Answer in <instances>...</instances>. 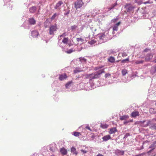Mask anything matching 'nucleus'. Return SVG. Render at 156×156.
Listing matches in <instances>:
<instances>
[{
  "instance_id": "obj_1",
  "label": "nucleus",
  "mask_w": 156,
  "mask_h": 156,
  "mask_svg": "<svg viewBox=\"0 0 156 156\" xmlns=\"http://www.w3.org/2000/svg\"><path fill=\"white\" fill-rule=\"evenodd\" d=\"M104 73H105V69H103L99 70L94 73L86 75V78L90 79V80L92 79H97L100 77V75Z\"/></svg>"
},
{
  "instance_id": "obj_2",
  "label": "nucleus",
  "mask_w": 156,
  "mask_h": 156,
  "mask_svg": "<svg viewBox=\"0 0 156 156\" xmlns=\"http://www.w3.org/2000/svg\"><path fill=\"white\" fill-rule=\"evenodd\" d=\"M58 29L56 24L50 26L49 29V34L50 35H54V33L56 32Z\"/></svg>"
},
{
  "instance_id": "obj_3",
  "label": "nucleus",
  "mask_w": 156,
  "mask_h": 156,
  "mask_svg": "<svg viewBox=\"0 0 156 156\" xmlns=\"http://www.w3.org/2000/svg\"><path fill=\"white\" fill-rule=\"evenodd\" d=\"M84 4L82 0H78L75 2V8L76 9L81 8Z\"/></svg>"
},
{
  "instance_id": "obj_4",
  "label": "nucleus",
  "mask_w": 156,
  "mask_h": 156,
  "mask_svg": "<svg viewBox=\"0 0 156 156\" xmlns=\"http://www.w3.org/2000/svg\"><path fill=\"white\" fill-rule=\"evenodd\" d=\"M125 8L126 9V11L127 12H130L133 10L134 7L133 6H132L127 4L125 5Z\"/></svg>"
},
{
  "instance_id": "obj_5",
  "label": "nucleus",
  "mask_w": 156,
  "mask_h": 156,
  "mask_svg": "<svg viewBox=\"0 0 156 156\" xmlns=\"http://www.w3.org/2000/svg\"><path fill=\"white\" fill-rule=\"evenodd\" d=\"M63 4V2L62 1H59L58 3H57L56 4V5H55V7H54V8L58 10H60L61 9L60 6L61 5H62Z\"/></svg>"
},
{
  "instance_id": "obj_6",
  "label": "nucleus",
  "mask_w": 156,
  "mask_h": 156,
  "mask_svg": "<svg viewBox=\"0 0 156 156\" xmlns=\"http://www.w3.org/2000/svg\"><path fill=\"white\" fill-rule=\"evenodd\" d=\"M153 55L151 53L148 54L145 57V59L146 62L150 61L153 58Z\"/></svg>"
},
{
  "instance_id": "obj_7",
  "label": "nucleus",
  "mask_w": 156,
  "mask_h": 156,
  "mask_svg": "<svg viewBox=\"0 0 156 156\" xmlns=\"http://www.w3.org/2000/svg\"><path fill=\"white\" fill-rule=\"evenodd\" d=\"M31 35L33 37L36 38L39 36V34L37 31L34 30L31 32Z\"/></svg>"
},
{
  "instance_id": "obj_8",
  "label": "nucleus",
  "mask_w": 156,
  "mask_h": 156,
  "mask_svg": "<svg viewBox=\"0 0 156 156\" xmlns=\"http://www.w3.org/2000/svg\"><path fill=\"white\" fill-rule=\"evenodd\" d=\"M67 78V76L66 74L64 73L60 75L58 79H59V80L62 81L66 79Z\"/></svg>"
},
{
  "instance_id": "obj_9",
  "label": "nucleus",
  "mask_w": 156,
  "mask_h": 156,
  "mask_svg": "<svg viewBox=\"0 0 156 156\" xmlns=\"http://www.w3.org/2000/svg\"><path fill=\"white\" fill-rule=\"evenodd\" d=\"M139 115V112L137 111H134V112H132L131 114V116L133 118H135L136 117Z\"/></svg>"
},
{
  "instance_id": "obj_10",
  "label": "nucleus",
  "mask_w": 156,
  "mask_h": 156,
  "mask_svg": "<svg viewBox=\"0 0 156 156\" xmlns=\"http://www.w3.org/2000/svg\"><path fill=\"white\" fill-rule=\"evenodd\" d=\"M117 131V130L116 129V128L113 127L109 129V131H108V133L110 134H114Z\"/></svg>"
},
{
  "instance_id": "obj_11",
  "label": "nucleus",
  "mask_w": 156,
  "mask_h": 156,
  "mask_svg": "<svg viewBox=\"0 0 156 156\" xmlns=\"http://www.w3.org/2000/svg\"><path fill=\"white\" fill-rule=\"evenodd\" d=\"M29 22L30 25H34L36 23V21L34 18H31L29 19Z\"/></svg>"
},
{
  "instance_id": "obj_12",
  "label": "nucleus",
  "mask_w": 156,
  "mask_h": 156,
  "mask_svg": "<svg viewBox=\"0 0 156 156\" xmlns=\"http://www.w3.org/2000/svg\"><path fill=\"white\" fill-rule=\"evenodd\" d=\"M111 138V137L109 135H107L102 137V139L103 141H107L108 140L110 139Z\"/></svg>"
},
{
  "instance_id": "obj_13",
  "label": "nucleus",
  "mask_w": 156,
  "mask_h": 156,
  "mask_svg": "<svg viewBox=\"0 0 156 156\" xmlns=\"http://www.w3.org/2000/svg\"><path fill=\"white\" fill-rule=\"evenodd\" d=\"M60 152L63 155H66L67 154V152L66 149L65 148H62L60 150Z\"/></svg>"
},
{
  "instance_id": "obj_14",
  "label": "nucleus",
  "mask_w": 156,
  "mask_h": 156,
  "mask_svg": "<svg viewBox=\"0 0 156 156\" xmlns=\"http://www.w3.org/2000/svg\"><path fill=\"white\" fill-rule=\"evenodd\" d=\"M129 118V116L128 115H123L121 116L119 118V119L121 120H126Z\"/></svg>"
},
{
  "instance_id": "obj_15",
  "label": "nucleus",
  "mask_w": 156,
  "mask_h": 156,
  "mask_svg": "<svg viewBox=\"0 0 156 156\" xmlns=\"http://www.w3.org/2000/svg\"><path fill=\"white\" fill-rule=\"evenodd\" d=\"M36 8L35 6H32L30 8L29 11L31 13H34L36 11Z\"/></svg>"
},
{
  "instance_id": "obj_16",
  "label": "nucleus",
  "mask_w": 156,
  "mask_h": 156,
  "mask_svg": "<svg viewBox=\"0 0 156 156\" xmlns=\"http://www.w3.org/2000/svg\"><path fill=\"white\" fill-rule=\"evenodd\" d=\"M108 60L110 62L113 63L115 62V58L113 57H110L108 58Z\"/></svg>"
},
{
  "instance_id": "obj_17",
  "label": "nucleus",
  "mask_w": 156,
  "mask_h": 156,
  "mask_svg": "<svg viewBox=\"0 0 156 156\" xmlns=\"http://www.w3.org/2000/svg\"><path fill=\"white\" fill-rule=\"evenodd\" d=\"M73 135H74V136L78 137L81 136V134L80 132H75L73 133Z\"/></svg>"
},
{
  "instance_id": "obj_18",
  "label": "nucleus",
  "mask_w": 156,
  "mask_h": 156,
  "mask_svg": "<svg viewBox=\"0 0 156 156\" xmlns=\"http://www.w3.org/2000/svg\"><path fill=\"white\" fill-rule=\"evenodd\" d=\"M68 41V37H64L63 39L62 40V42L64 44H66Z\"/></svg>"
},
{
  "instance_id": "obj_19",
  "label": "nucleus",
  "mask_w": 156,
  "mask_h": 156,
  "mask_svg": "<svg viewBox=\"0 0 156 156\" xmlns=\"http://www.w3.org/2000/svg\"><path fill=\"white\" fill-rule=\"evenodd\" d=\"M71 152L73 153V154H77V152L76 151V149L75 148L73 147L71 149Z\"/></svg>"
},
{
  "instance_id": "obj_20",
  "label": "nucleus",
  "mask_w": 156,
  "mask_h": 156,
  "mask_svg": "<svg viewBox=\"0 0 156 156\" xmlns=\"http://www.w3.org/2000/svg\"><path fill=\"white\" fill-rule=\"evenodd\" d=\"M151 72L153 73L156 72V66H154L151 67Z\"/></svg>"
},
{
  "instance_id": "obj_21",
  "label": "nucleus",
  "mask_w": 156,
  "mask_h": 156,
  "mask_svg": "<svg viewBox=\"0 0 156 156\" xmlns=\"http://www.w3.org/2000/svg\"><path fill=\"white\" fill-rule=\"evenodd\" d=\"M98 36L100 39H103L105 37V34L104 33L100 34H98Z\"/></svg>"
},
{
  "instance_id": "obj_22",
  "label": "nucleus",
  "mask_w": 156,
  "mask_h": 156,
  "mask_svg": "<svg viewBox=\"0 0 156 156\" xmlns=\"http://www.w3.org/2000/svg\"><path fill=\"white\" fill-rule=\"evenodd\" d=\"M77 26L76 25L71 26V31H74L77 28Z\"/></svg>"
},
{
  "instance_id": "obj_23",
  "label": "nucleus",
  "mask_w": 156,
  "mask_h": 156,
  "mask_svg": "<svg viewBox=\"0 0 156 156\" xmlns=\"http://www.w3.org/2000/svg\"><path fill=\"white\" fill-rule=\"evenodd\" d=\"M100 126L103 129H106L108 127V124H101Z\"/></svg>"
},
{
  "instance_id": "obj_24",
  "label": "nucleus",
  "mask_w": 156,
  "mask_h": 156,
  "mask_svg": "<svg viewBox=\"0 0 156 156\" xmlns=\"http://www.w3.org/2000/svg\"><path fill=\"white\" fill-rule=\"evenodd\" d=\"M144 62V61L143 60H137L135 61V64H142Z\"/></svg>"
},
{
  "instance_id": "obj_25",
  "label": "nucleus",
  "mask_w": 156,
  "mask_h": 156,
  "mask_svg": "<svg viewBox=\"0 0 156 156\" xmlns=\"http://www.w3.org/2000/svg\"><path fill=\"white\" fill-rule=\"evenodd\" d=\"M150 112L151 114H154L156 113V111L154 110V109L152 108L150 109Z\"/></svg>"
},
{
  "instance_id": "obj_26",
  "label": "nucleus",
  "mask_w": 156,
  "mask_h": 156,
  "mask_svg": "<svg viewBox=\"0 0 156 156\" xmlns=\"http://www.w3.org/2000/svg\"><path fill=\"white\" fill-rule=\"evenodd\" d=\"M81 71V70L79 68H76L75 70H74V73H79Z\"/></svg>"
},
{
  "instance_id": "obj_27",
  "label": "nucleus",
  "mask_w": 156,
  "mask_h": 156,
  "mask_svg": "<svg viewBox=\"0 0 156 156\" xmlns=\"http://www.w3.org/2000/svg\"><path fill=\"white\" fill-rule=\"evenodd\" d=\"M129 57H128V58L125 59H124L121 61V62H122V63H125V62H129Z\"/></svg>"
},
{
  "instance_id": "obj_28",
  "label": "nucleus",
  "mask_w": 156,
  "mask_h": 156,
  "mask_svg": "<svg viewBox=\"0 0 156 156\" xmlns=\"http://www.w3.org/2000/svg\"><path fill=\"white\" fill-rule=\"evenodd\" d=\"M151 121L149 120H148L147 121L146 124V125H145L144 126H147L150 125L151 124Z\"/></svg>"
},
{
  "instance_id": "obj_29",
  "label": "nucleus",
  "mask_w": 156,
  "mask_h": 156,
  "mask_svg": "<svg viewBox=\"0 0 156 156\" xmlns=\"http://www.w3.org/2000/svg\"><path fill=\"white\" fill-rule=\"evenodd\" d=\"M122 75H125L127 73V70L126 69H124L122 71Z\"/></svg>"
},
{
  "instance_id": "obj_30",
  "label": "nucleus",
  "mask_w": 156,
  "mask_h": 156,
  "mask_svg": "<svg viewBox=\"0 0 156 156\" xmlns=\"http://www.w3.org/2000/svg\"><path fill=\"white\" fill-rule=\"evenodd\" d=\"M103 67V66H99L97 67H95L94 68V70L96 71L100 69H101Z\"/></svg>"
},
{
  "instance_id": "obj_31",
  "label": "nucleus",
  "mask_w": 156,
  "mask_h": 156,
  "mask_svg": "<svg viewBox=\"0 0 156 156\" xmlns=\"http://www.w3.org/2000/svg\"><path fill=\"white\" fill-rule=\"evenodd\" d=\"M73 49H69L68 50H67V51H66V53L68 54H70L72 52H73Z\"/></svg>"
},
{
  "instance_id": "obj_32",
  "label": "nucleus",
  "mask_w": 156,
  "mask_h": 156,
  "mask_svg": "<svg viewBox=\"0 0 156 156\" xmlns=\"http://www.w3.org/2000/svg\"><path fill=\"white\" fill-rule=\"evenodd\" d=\"M58 14H57L56 13H55V14H53V16H51V19L52 20H53L54 19H55V17H56L57 16H58Z\"/></svg>"
},
{
  "instance_id": "obj_33",
  "label": "nucleus",
  "mask_w": 156,
  "mask_h": 156,
  "mask_svg": "<svg viewBox=\"0 0 156 156\" xmlns=\"http://www.w3.org/2000/svg\"><path fill=\"white\" fill-rule=\"evenodd\" d=\"M76 40H77V41L78 42H79L80 41L82 42L83 41V39L81 37L77 38L76 39Z\"/></svg>"
},
{
  "instance_id": "obj_34",
  "label": "nucleus",
  "mask_w": 156,
  "mask_h": 156,
  "mask_svg": "<svg viewBox=\"0 0 156 156\" xmlns=\"http://www.w3.org/2000/svg\"><path fill=\"white\" fill-rule=\"evenodd\" d=\"M116 5V3H115V4H113V5H112V6H111V7H110L109 8V10H111L112 9H113L114 8V7Z\"/></svg>"
},
{
  "instance_id": "obj_35",
  "label": "nucleus",
  "mask_w": 156,
  "mask_h": 156,
  "mask_svg": "<svg viewBox=\"0 0 156 156\" xmlns=\"http://www.w3.org/2000/svg\"><path fill=\"white\" fill-rule=\"evenodd\" d=\"M72 83V82L71 81L67 83L66 84V85H65L66 86V88H67Z\"/></svg>"
},
{
  "instance_id": "obj_36",
  "label": "nucleus",
  "mask_w": 156,
  "mask_h": 156,
  "mask_svg": "<svg viewBox=\"0 0 156 156\" xmlns=\"http://www.w3.org/2000/svg\"><path fill=\"white\" fill-rule=\"evenodd\" d=\"M118 27L116 26H114L113 27V30L114 31H117L118 30Z\"/></svg>"
},
{
  "instance_id": "obj_37",
  "label": "nucleus",
  "mask_w": 156,
  "mask_h": 156,
  "mask_svg": "<svg viewBox=\"0 0 156 156\" xmlns=\"http://www.w3.org/2000/svg\"><path fill=\"white\" fill-rule=\"evenodd\" d=\"M80 61L81 62H82L83 61L84 62H86V60L84 58H80Z\"/></svg>"
},
{
  "instance_id": "obj_38",
  "label": "nucleus",
  "mask_w": 156,
  "mask_h": 156,
  "mask_svg": "<svg viewBox=\"0 0 156 156\" xmlns=\"http://www.w3.org/2000/svg\"><path fill=\"white\" fill-rule=\"evenodd\" d=\"M127 55V54H126V53L124 52L123 53H122V56L123 57H125Z\"/></svg>"
},
{
  "instance_id": "obj_39",
  "label": "nucleus",
  "mask_w": 156,
  "mask_h": 156,
  "mask_svg": "<svg viewBox=\"0 0 156 156\" xmlns=\"http://www.w3.org/2000/svg\"><path fill=\"white\" fill-rule=\"evenodd\" d=\"M86 129H88V130H89L90 131H92V130L91 129L90 127H89L88 126H86Z\"/></svg>"
},
{
  "instance_id": "obj_40",
  "label": "nucleus",
  "mask_w": 156,
  "mask_h": 156,
  "mask_svg": "<svg viewBox=\"0 0 156 156\" xmlns=\"http://www.w3.org/2000/svg\"><path fill=\"white\" fill-rule=\"evenodd\" d=\"M81 152H82L83 153L85 154L87 153V151L83 150H81Z\"/></svg>"
},
{
  "instance_id": "obj_41",
  "label": "nucleus",
  "mask_w": 156,
  "mask_h": 156,
  "mask_svg": "<svg viewBox=\"0 0 156 156\" xmlns=\"http://www.w3.org/2000/svg\"><path fill=\"white\" fill-rule=\"evenodd\" d=\"M129 121H124V125H126V124L127 123H129Z\"/></svg>"
},
{
  "instance_id": "obj_42",
  "label": "nucleus",
  "mask_w": 156,
  "mask_h": 156,
  "mask_svg": "<svg viewBox=\"0 0 156 156\" xmlns=\"http://www.w3.org/2000/svg\"><path fill=\"white\" fill-rule=\"evenodd\" d=\"M120 24V22H119L118 23H116L115 25V26H117L118 27L119 26V25Z\"/></svg>"
},
{
  "instance_id": "obj_43",
  "label": "nucleus",
  "mask_w": 156,
  "mask_h": 156,
  "mask_svg": "<svg viewBox=\"0 0 156 156\" xmlns=\"http://www.w3.org/2000/svg\"><path fill=\"white\" fill-rule=\"evenodd\" d=\"M152 3V2H151V3ZM143 3H144V4H147L151 3L149 2V1H147L146 2H143Z\"/></svg>"
},
{
  "instance_id": "obj_44",
  "label": "nucleus",
  "mask_w": 156,
  "mask_h": 156,
  "mask_svg": "<svg viewBox=\"0 0 156 156\" xmlns=\"http://www.w3.org/2000/svg\"><path fill=\"white\" fill-rule=\"evenodd\" d=\"M108 76H110V74H106L105 75V78L107 77Z\"/></svg>"
},
{
  "instance_id": "obj_45",
  "label": "nucleus",
  "mask_w": 156,
  "mask_h": 156,
  "mask_svg": "<svg viewBox=\"0 0 156 156\" xmlns=\"http://www.w3.org/2000/svg\"><path fill=\"white\" fill-rule=\"evenodd\" d=\"M62 35L63 36L65 37L66 36V35H67L66 33V32L63 33L62 34Z\"/></svg>"
},
{
  "instance_id": "obj_46",
  "label": "nucleus",
  "mask_w": 156,
  "mask_h": 156,
  "mask_svg": "<svg viewBox=\"0 0 156 156\" xmlns=\"http://www.w3.org/2000/svg\"><path fill=\"white\" fill-rule=\"evenodd\" d=\"M143 154H144L143 153H142L141 154H139L137 155H136L135 156H141L142 155H143Z\"/></svg>"
},
{
  "instance_id": "obj_47",
  "label": "nucleus",
  "mask_w": 156,
  "mask_h": 156,
  "mask_svg": "<svg viewBox=\"0 0 156 156\" xmlns=\"http://www.w3.org/2000/svg\"><path fill=\"white\" fill-rule=\"evenodd\" d=\"M129 136V133H126L125 135V137H127V136Z\"/></svg>"
},
{
  "instance_id": "obj_48",
  "label": "nucleus",
  "mask_w": 156,
  "mask_h": 156,
  "mask_svg": "<svg viewBox=\"0 0 156 156\" xmlns=\"http://www.w3.org/2000/svg\"><path fill=\"white\" fill-rule=\"evenodd\" d=\"M97 156H104L101 154H97Z\"/></svg>"
},
{
  "instance_id": "obj_49",
  "label": "nucleus",
  "mask_w": 156,
  "mask_h": 156,
  "mask_svg": "<svg viewBox=\"0 0 156 156\" xmlns=\"http://www.w3.org/2000/svg\"><path fill=\"white\" fill-rule=\"evenodd\" d=\"M153 149H152V150H151L149 151H148L147 152V153L149 154L151 152V151H152V150H153Z\"/></svg>"
},
{
  "instance_id": "obj_50",
  "label": "nucleus",
  "mask_w": 156,
  "mask_h": 156,
  "mask_svg": "<svg viewBox=\"0 0 156 156\" xmlns=\"http://www.w3.org/2000/svg\"><path fill=\"white\" fill-rule=\"evenodd\" d=\"M147 50H148V49H145L144 50V52H147Z\"/></svg>"
},
{
  "instance_id": "obj_51",
  "label": "nucleus",
  "mask_w": 156,
  "mask_h": 156,
  "mask_svg": "<svg viewBox=\"0 0 156 156\" xmlns=\"http://www.w3.org/2000/svg\"><path fill=\"white\" fill-rule=\"evenodd\" d=\"M65 36H63V35H62H62H60V36H59V37H64Z\"/></svg>"
},
{
  "instance_id": "obj_52",
  "label": "nucleus",
  "mask_w": 156,
  "mask_h": 156,
  "mask_svg": "<svg viewBox=\"0 0 156 156\" xmlns=\"http://www.w3.org/2000/svg\"><path fill=\"white\" fill-rule=\"evenodd\" d=\"M153 62L155 63H156V57L154 59V61H153Z\"/></svg>"
},
{
  "instance_id": "obj_53",
  "label": "nucleus",
  "mask_w": 156,
  "mask_h": 156,
  "mask_svg": "<svg viewBox=\"0 0 156 156\" xmlns=\"http://www.w3.org/2000/svg\"><path fill=\"white\" fill-rule=\"evenodd\" d=\"M145 122V121H140V122L141 123H144V122Z\"/></svg>"
},
{
  "instance_id": "obj_54",
  "label": "nucleus",
  "mask_w": 156,
  "mask_h": 156,
  "mask_svg": "<svg viewBox=\"0 0 156 156\" xmlns=\"http://www.w3.org/2000/svg\"><path fill=\"white\" fill-rule=\"evenodd\" d=\"M129 121L130 122H132L133 121V119H131L129 120Z\"/></svg>"
},
{
  "instance_id": "obj_55",
  "label": "nucleus",
  "mask_w": 156,
  "mask_h": 156,
  "mask_svg": "<svg viewBox=\"0 0 156 156\" xmlns=\"http://www.w3.org/2000/svg\"><path fill=\"white\" fill-rule=\"evenodd\" d=\"M94 137V136H92V137Z\"/></svg>"
},
{
  "instance_id": "obj_56",
  "label": "nucleus",
  "mask_w": 156,
  "mask_h": 156,
  "mask_svg": "<svg viewBox=\"0 0 156 156\" xmlns=\"http://www.w3.org/2000/svg\"><path fill=\"white\" fill-rule=\"evenodd\" d=\"M51 156H54V155H51Z\"/></svg>"
},
{
  "instance_id": "obj_57",
  "label": "nucleus",
  "mask_w": 156,
  "mask_h": 156,
  "mask_svg": "<svg viewBox=\"0 0 156 156\" xmlns=\"http://www.w3.org/2000/svg\"><path fill=\"white\" fill-rule=\"evenodd\" d=\"M156 1V0H155Z\"/></svg>"
}]
</instances>
